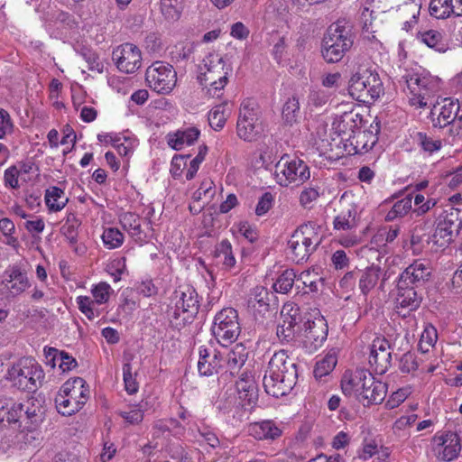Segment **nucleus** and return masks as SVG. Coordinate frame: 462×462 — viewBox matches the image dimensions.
<instances>
[{"instance_id": "6e6d98bb", "label": "nucleus", "mask_w": 462, "mask_h": 462, "mask_svg": "<svg viewBox=\"0 0 462 462\" xmlns=\"http://www.w3.org/2000/svg\"><path fill=\"white\" fill-rule=\"evenodd\" d=\"M298 324L292 323L291 320L281 319L277 326L276 335L282 343L291 342L296 335V328Z\"/></svg>"}, {"instance_id": "4be33fe9", "label": "nucleus", "mask_w": 462, "mask_h": 462, "mask_svg": "<svg viewBox=\"0 0 462 462\" xmlns=\"http://www.w3.org/2000/svg\"><path fill=\"white\" fill-rule=\"evenodd\" d=\"M2 285L10 296L16 297L30 287V282L27 273L14 264L4 272Z\"/></svg>"}, {"instance_id": "052dcab7", "label": "nucleus", "mask_w": 462, "mask_h": 462, "mask_svg": "<svg viewBox=\"0 0 462 462\" xmlns=\"http://www.w3.org/2000/svg\"><path fill=\"white\" fill-rule=\"evenodd\" d=\"M320 196L319 187H305L299 197V201L304 208H312L314 202L318 200Z\"/></svg>"}, {"instance_id": "a211bd4d", "label": "nucleus", "mask_w": 462, "mask_h": 462, "mask_svg": "<svg viewBox=\"0 0 462 462\" xmlns=\"http://www.w3.org/2000/svg\"><path fill=\"white\" fill-rule=\"evenodd\" d=\"M112 60L119 71L132 74L142 66V51L135 44L125 42L114 49Z\"/></svg>"}, {"instance_id": "680f3d73", "label": "nucleus", "mask_w": 462, "mask_h": 462, "mask_svg": "<svg viewBox=\"0 0 462 462\" xmlns=\"http://www.w3.org/2000/svg\"><path fill=\"white\" fill-rule=\"evenodd\" d=\"M415 208L413 212L417 216H422L428 213L436 205L434 199H426L422 194H416L413 199Z\"/></svg>"}, {"instance_id": "6ab92c4d", "label": "nucleus", "mask_w": 462, "mask_h": 462, "mask_svg": "<svg viewBox=\"0 0 462 462\" xmlns=\"http://www.w3.org/2000/svg\"><path fill=\"white\" fill-rule=\"evenodd\" d=\"M224 365L225 354L213 344L208 343L199 347L198 371L200 375L211 376L218 374Z\"/></svg>"}, {"instance_id": "4d7b16f0", "label": "nucleus", "mask_w": 462, "mask_h": 462, "mask_svg": "<svg viewBox=\"0 0 462 462\" xmlns=\"http://www.w3.org/2000/svg\"><path fill=\"white\" fill-rule=\"evenodd\" d=\"M161 12L168 21H176L180 17V3L179 0H161Z\"/></svg>"}, {"instance_id": "e2e57ef3", "label": "nucleus", "mask_w": 462, "mask_h": 462, "mask_svg": "<svg viewBox=\"0 0 462 462\" xmlns=\"http://www.w3.org/2000/svg\"><path fill=\"white\" fill-rule=\"evenodd\" d=\"M272 294L263 286H256L253 291L251 302H255L263 310L269 309Z\"/></svg>"}, {"instance_id": "0eeeda50", "label": "nucleus", "mask_w": 462, "mask_h": 462, "mask_svg": "<svg viewBox=\"0 0 462 462\" xmlns=\"http://www.w3.org/2000/svg\"><path fill=\"white\" fill-rule=\"evenodd\" d=\"M89 397L88 386L81 377H75L63 383L55 397L59 413L70 416L80 411Z\"/></svg>"}, {"instance_id": "2eb2a0df", "label": "nucleus", "mask_w": 462, "mask_h": 462, "mask_svg": "<svg viewBox=\"0 0 462 462\" xmlns=\"http://www.w3.org/2000/svg\"><path fill=\"white\" fill-rule=\"evenodd\" d=\"M262 132L263 126L256 104L250 99L245 100L241 104L236 122L237 136L245 142H253Z\"/></svg>"}, {"instance_id": "b1692460", "label": "nucleus", "mask_w": 462, "mask_h": 462, "mask_svg": "<svg viewBox=\"0 0 462 462\" xmlns=\"http://www.w3.org/2000/svg\"><path fill=\"white\" fill-rule=\"evenodd\" d=\"M346 156L363 154L370 151L377 143L378 138L370 130L359 128L351 137H345Z\"/></svg>"}, {"instance_id": "473e14b6", "label": "nucleus", "mask_w": 462, "mask_h": 462, "mask_svg": "<svg viewBox=\"0 0 462 462\" xmlns=\"http://www.w3.org/2000/svg\"><path fill=\"white\" fill-rule=\"evenodd\" d=\"M119 223L123 229L136 242L143 243L146 236L142 229L141 217L133 212H125L119 216Z\"/></svg>"}, {"instance_id": "de8ad7c7", "label": "nucleus", "mask_w": 462, "mask_h": 462, "mask_svg": "<svg viewBox=\"0 0 462 462\" xmlns=\"http://www.w3.org/2000/svg\"><path fill=\"white\" fill-rule=\"evenodd\" d=\"M429 11L430 15L437 19H447L454 16L451 0H430Z\"/></svg>"}, {"instance_id": "393cba45", "label": "nucleus", "mask_w": 462, "mask_h": 462, "mask_svg": "<svg viewBox=\"0 0 462 462\" xmlns=\"http://www.w3.org/2000/svg\"><path fill=\"white\" fill-rule=\"evenodd\" d=\"M236 388L243 406H254L258 399L257 384L250 370H244L236 382Z\"/></svg>"}, {"instance_id": "5701e85b", "label": "nucleus", "mask_w": 462, "mask_h": 462, "mask_svg": "<svg viewBox=\"0 0 462 462\" xmlns=\"http://www.w3.org/2000/svg\"><path fill=\"white\" fill-rule=\"evenodd\" d=\"M431 274V267L428 261L417 259L413 261L400 274L399 282L401 284H408L418 287L426 282Z\"/></svg>"}, {"instance_id": "338daca9", "label": "nucleus", "mask_w": 462, "mask_h": 462, "mask_svg": "<svg viewBox=\"0 0 462 462\" xmlns=\"http://www.w3.org/2000/svg\"><path fill=\"white\" fill-rule=\"evenodd\" d=\"M134 141L126 136L118 135L112 145L121 156H129L134 152Z\"/></svg>"}, {"instance_id": "f03ea898", "label": "nucleus", "mask_w": 462, "mask_h": 462, "mask_svg": "<svg viewBox=\"0 0 462 462\" xmlns=\"http://www.w3.org/2000/svg\"><path fill=\"white\" fill-rule=\"evenodd\" d=\"M341 389L345 395L355 396L364 406L381 403L387 393V386L376 380L366 369L346 371L341 379Z\"/></svg>"}, {"instance_id": "09e8293b", "label": "nucleus", "mask_w": 462, "mask_h": 462, "mask_svg": "<svg viewBox=\"0 0 462 462\" xmlns=\"http://www.w3.org/2000/svg\"><path fill=\"white\" fill-rule=\"evenodd\" d=\"M337 363V357L335 353H328L322 359L316 363L314 367V376L317 379L329 374L335 368Z\"/></svg>"}, {"instance_id": "f8f14e48", "label": "nucleus", "mask_w": 462, "mask_h": 462, "mask_svg": "<svg viewBox=\"0 0 462 462\" xmlns=\"http://www.w3.org/2000/svg\"><path fill=\"white\" fill-rule=\"evenodd\" d=\"M406 84L409 103L417 108L431 105L439 92L438 82L431 77L410 74L406 77Z\"/></svg>"}, {"instance_id": "ddd939ff", "label": "nucleus", "mask_w": 462, "mask_h": 462, "mask_svg": "<svg viewBox=\"0 0 462 462\" xmlns=\"http://www.w3.org/2000/svg\"><path fill=\"white\" fill-rule=\"evenodd\" d=\"M147 86L158 94H170L176 86L177 73L173 66L162 60L152 62L145 71Z\"/></svg>"}, {"instance_id": "3c124183", "label": "nucleus", "mask_w": 462, "mask_h": 462, "mask_svg": "<svg viewBox=\"0 0 462 462\" xmlns=\"http://www.w3.org/2000/svg\"><path fill=\"white\" fill-rule=\"evenodd\" d=\"M296 273L292 269H286L277 278L273 283V289L279 293H288L294 282H296Z\"/></svg>"}, {"instance_id": "bf43d9fd", "label": "nucleus", "mask_w": 462, "mask_h": 462, "mask_svg": "<svg viewBox=\"0 0 462 462\" xmlns=\"http://www.w3.org/2000/svg\"><path fill=\"white\" fill-rule=\"evenodd\" d=\"M132 365L126 362L123 365V380L125 389L129 394H134L139 390V383L136 380V373H133Z\"/></svg>"}, {"instance_id": "58836bf2", "label": "nucleus", "mask_w": 462, "mask_h": 462, "mask_svg": "<svg viewBox=\"0 0 462 462\" xmlns=\"http://www.w3.org/2000/svg\"><path fill=\"white\" fill-rule=\"evenodd\" d=\"M381 275V268L372 265L366 268L359 277L358 286L364 295H367L377 284Z\"/></svg>"}, {"instance_id": "39448f33", "label": "nucleus", "mask_w": 462, "mask_h": 462, "mask_svg": "<svg viewBox=\"0 0 462 462\" xmlns=\"http://www.w3.org/2000/svg\"><path fill=\"white\" fill-rule=\"evenodd\" d=\"M45 373L42 365L31 356H23L14 362L5 378L20 391L35 393L42 385Z\"/></svg>"}, {"instance_id": "9d476101", "label": "nucleus", "mask_w": 462, "mask_h": 462, "mask_svg": "<svg viewBox=\"0 0 462 462\" xmlns=\"http://www.w3.org/2000/svg\"><path fill=\"white\" fill-rule=\"evenodd\" d=\"M353 45L351 32L344 26L331 25L322 42V56L328 63L340 61Z\"/></svg>"}, {"instance_id": "aec40b11", "label": "nucleus", "mask_w": 462, "mask_h": 462, "mask_svg": "<svg viewBox=\"0 0 462 462\" xmlns=\"http://www.w3.org/2000/svg\"><path fill=\"white\" fill-rule=\"evenodd\" d=\"M303 333V346L310 353L317 351L321 347L328 337V323L323 317H317L308 320Z\"/></svg>"}, {"instance_id": "c756f323", "label": "nucleus", "mask_w": 462, "mask_h": 462, "mask_svg": "<svg viewBox=\"0 0 462 462\" xmlns=\"http://www.w3.org/2000/svg\"><path fill=\"white\" fill-rule=\"evenodd\" d=\"M199 129L190 126L168 133L166 141L171 148L180 151L185 146L192 145L199 139Z\"/></svg>"}, {"instance_id": "f257e3e1", "label": "nucleus", "mask_w": 462, "mask_h": 462, "mask_svg": "<svg viewBox=\"0 0 462 462\" xmlns=\"http://www.w3.org/2000/svg\"><path fill=\"white\" fill-rule=\"evenodd\" d=\"M298 380L297 365L285 350L275 352L271 357L263 378L267 394L275 398L286 395Z\"/></svg>"}, {"instance_id": "8fccbe9b", "label": "nucleus", "mask_w": 462, "mask_h": 462, "mask_svg": "<svg viewBox=\"0 0 462 462\" xmlns=\"http://www.w3.org/2000/svg\"><path fill=\"white\" fill-rule=\"evenodd\" d=\"M419 39L436 51L444 52L446 51V45L442 41V34L436 30L420 32Z\"/></svg>"}, {"instance_id": "c85d7f7f", "label": "nucleus", "mask_w": 462, "mask_h": 462, "mask_svg": "<svg viewBox=\"0 0 462 462\" xmlns=\"http://www.w3.org/2000/svg\"><path fill=\"white\" fill-rule=\"evenodd\" d=\"M249 436L257 440H275L282 434V430L272 420L252 422L247 426Z\"/></svg>"}, {"instance_id": "603ef678", "label": "nucleus", "mask_w": 462, "mask_h": 462, "mask_svg": "<svg viewBox=\"0 0 462 462\" xmlns=\"http://www.w3.org/2000/svg\"><path fill=\"white\" fill-rule=\"evenodd\" d=\"M90 292L92 299L95 300L96 303L104 305L109 301V299L114 292V290L110 284L106 282H100L97 284H93Z\"/></svg>"}, {"instance_id": "bb28decb", "label": "nucleus", "mask_w": 462, "mask_h": 462, "mask_svg": "<svg viewBox=\"0 0 462 462\" xmlns=\"http://www.w3.org/2000/svg\"><path fill=\"white\" fill-rule=\"evenodd\" d=\"M361 120L359 115L353 111L337 116L332 123V134L342 137L343 142H346L345 137H351L360 128Z\"/></svg>"}, {"instance_id": "f704fd0d", "label": "nucleus", "mask_w": 462, "mask_h": 462, "mask_svg": "<svg viewBox=\"0 0 462 462\" xmlns=\"http://www.w3.org/2000/svg\"><path fill=\"white\" fill-rule=\"evenodd\" d=\"M398 294L396 298L397 308L414 310L419 308L421 298L418 295L415 288L408 284H401L398 281Z\"/></svg>"}, {"instance_id": "c9c22d12", "label": "nucleus", "mask_w": 462, "mask_h": 462, "mask_svg": "<svg viewBox=\"0 0 462 462\" xmlns=\"http://www.w3.org/2000/svg\"><path fill=\"white\" fill-rule=\"evenodd\" d=\"M44 202L49 213H57L67 206L69 198L66 196L63 189L51 186L45 189Z\"/></svg>"}, {"instance_id": "37998d69", "label": "nucleus", "mask_w": 462, "mask_h": 462, "mask_svg": "<svg viewBox=\"0 0 462 462\" xmlns=\"http://www.w3.org/2000/svg\"><path fill=\"white\" fill-rule=\"evenodd\" d=\"M411 205L412 198L410 195L397 200L385 215V221L391 222L405 217L411 210Z\"/></svg>"}, {"instance_id": "c03bdc74", "label": "nucleus", "mask_w": 462, "mask_h": 462, "mask_svg": "<svg viewBox=\"0 0 462 462\" xmlns=\"http://www.w3.org/2000/svg\"><path fill=\"white\" fill-rule=\"evenodd\" d=\"M80 225L81 221L75 212L67 213L65 223L61 226V233L70 244L77 243L78 230Z\"/></svg>"}, {"instance_id": "7c9ffc66", "label": "nucleus", "mask_w": 462, "mask_h": 462, "mask_svg": "<svg viewBox=\"0 0 462 462\" xmlns=\"http://www.w3.org/2000/svg\"><path fill=\"white\" fill-rule=\"evenodd\" d=\"M24 404L15 402L6 396H0V422L6 420L8 423L20 422L23 417Z\"/></svg>"}, {"instance_id": "9b49d317", "label": "nucleus", "mask_w": 462, "mask_h": 462, "mask_svg": "<svg viewBox=\"0 0 462 462\" xmlns=\"http://www.w3.org/2000/svg\"><path fill=\"white\" fill-rule=\"evenodd\" d=\"M274 178L282 187H299L309 180L310 171L304 161L284 155L275 164Z\"/></svg>"}, {"instance_id": "f3484780", "label": "nucleus", "mask_w": 462, "mask_h": 462, "mask_svg": "<svg viewBox=\"0 0 462 462\" xmlns=\"http://www.w3.org/2000/svg\"><path fill=\"white\" fill-rule=\"evenodd\" d=\"M431 449L438 460L452 461L461 451L460 438L453 431L437 432L431 439Z\"/></svg>"}, {"instance_id": "2f4dec72", "label": "nucleus", "mask_w": 462, "mask_h": 462, "mask_svg": "<svg viewBox=\"0 0 462 462\" xmlns=\"http://www.w3.org/2000/svg\"><path fill=\"white\" fill-rule=\"evenodd\" d=\"M47 363L51 364L52 367L56 365L63 372H69L74 369L78 363L76 359L65 351H60L57 348L45 346L43 349Z\"/></svg>"}, {"instance_id": "0e129e2a", "label": "nucleus", "mask_w": 462, "mask_h": 462, "mask_svg": "<svg viewBox=\"0 0 462 462\" xmlns=\"http://www.w3.org/2000/svg\"><path fill=\"white\" fill-rule=\"evenodd\" d=\"M281 319L291 320L292 323L299 325L301 320L299 306L294 302H286L281 311Z\"/></svg>"}, {"instance_id": "864d4df0", "label": "nucleus", "mask_w": 462, "mask_h": 462, "mask_svg": "<svg viewBox=\"0 0 462 462\" xmlns=\"http://www.w3.org/2000/svg\"><path fill=\"white\" fill-rule=\"evenodd\" d=\"M216 194V185L214 181L209 179H204L199 189L193 193L192 199L194 202H199L202 199L210 201Z\"/></svg>"}, {"instance_id": "69168bd1", "label": "nucleus", "mask_w": 462, "mask_h": 462, "mask_svg": "<svg viewBox=\"0 0 462 462\" xmlns=\"http://www.w3.org/2000/svg\"><path fill=\"white\" fill-rule=\"evenodd\" d=\"M125 270L126 259L124 256L113 259L107 264V272L113 277L114 282L120 281Z\"/></svg>"}, {"instance_id": "6e6552de", "label": "nucleus", "mask_w": 462, "mask_h": 462, "mask_svg": "<svg viewBox=\"0 0 462 462\" xmlns=\"http://www.w3.org/2000/svg\"><path fill=\"white\" fill-rule=\"evenodd\" d=\"M383 91L379 74L371 69L358 68L349 80L348 92L359 102L373 103L383 94Z\"/></svg>"}, {"instance_id": "dca6fc26", "label": "nucleus", "mask_w": 462, "mask_h": 462, "mask_svg": "<svg viewBox=\"0 0 462 462\" xmlns=\"http://www.w3.org/2000/svg\"><path fill=\"white\" fill-rule=\"evenodd\" d=\"M327 125L319 124L314 135L313 147L320 157L329 162H336L346 156V144L342 137L332 133L326 136Z\"/></svg>"}, {"instance_id": "1a4fd4ad", "label": "nucleus", "mask_w": 462, "mask_h": 462, "mask_svg": "<svg viewBox=\"0 0 462 462\" xmlns=\"http://www.w3.org/2000/svg\"><path fill=\"white\" fill-rule=\"evenodd\" d=\"M460 226L459 210L454 208L443 209L436 217L435 228L429 238V244H431L436 251L448 247Z\"/></svg>"}, {"instance_id": "a19ab883", "label": "nucleus", "mask_w": 462, "mask_h": 462, "mask_svg": "<svg viewBox=\"0 0 462 462\" xmlns=\"http://www.w3.org/2000/svg\"><path fill=\"white\" fill-rule=\"evenodd\" d=\"M42 421L40 408L32 402H27L24 404L23 417L22 425L29 431L34 430Z\"/></svg>"}, {"instance_id": "ea45409f", "label": "nucleus", "mask_w": 462, "mask_h": 462, "mask_svg": "<svg viewBox=\"0 0 462 462\" xmlns=\"http://www.w3.org/2000/svg\"><path fill=\"white\" fill-rule=\"evenodd\" d=\"M76 303L79 311L84 314L89 320L98 318L103 313V309L99 303H96L89 296H78Z\"/></svg>"}, {"instance_id": "49530a36", "label": "nucleus", "mask_w": 462, "mask_h": 462, "mask_svg": "<svg viewBox=\"0 0 462 462\" xmlns=\"http://www.w3.org/2000/svg\"><path fill=\"white\" fill-rule=\"evenodd\" d=\"M296 288L298 290L301 289L303 293L315 292L318 291V282L319 278L316 273L304 271L300 273L299 276L296 275Z\"/></svg>"}, {"instance_id": "7ed1b4c3", "label": "nucleus", "mask_w": 462, "mask_h": 462, "mask_svg": "<svg viewBox=\"0 0 462 462\" xmlns=\"http://www.w3.org/2000/svg\"><path fill=\"white\" fill-rule=\"evenodd\" d=\"M232 72V66L218 52L212 51L206 55L198 75L204 95L211 98H221Z\"/></svg>"}, {"instance_id": "a878e982", "label": "nucleus", "mask_w": 462, "mask_h": 462, "mask_svg": "<svg viewBox=\"0 0 462 462\" xmlns=\"http://www.w3.org/2000/svg\"><path fill=\"white\" fill-rule=\"evenodd\" d=\"M340 211L336 216L333 225L336 230H351L357 226L358 207L354 202H349L346 195L340 199Z\"/></svg>"}, {"instance_id": "5fc2aeb1", "label": "nucleus", "mask_w": 462, "mask_h": 462, "mask_svg": "<svg viewBox=\"0 0 462 462\" xmlns=\"http://www.w3.org/2000/svg\"><path fill=\"white\" fill-rule=\"evenodd\" d=\"M438 339V332L434 326L427 325L420 336L419 342V348L422 353L430 351V347H433Z\"/></svg>"}, {"instance_id": "4c0bfd02", "label": "nucleus", "mask_w": 462, "mask_h": 462, "mask_svg": "<svg viewBox=\"0 0 462 462\" xmlns=\"http://www.w3.org/2000/svg\"><path fill=\"white\" fill-rule=\"evenodd\" d=\"M230 115L231 107L228 102H223L215 106L208 113L210 126L216 131L221 130Z\"/></svg>"}, {"instance_id": "423d86ee", "label": "nucleus", "mask_w": 462, "mask_h": 462, "mask_svg": "<svg viewBox=\"0 0 462 462\" xmlns=\"http://www.w3.org/2000/svg\"><path fill=\"white\" fill-rule=\"evenodd\" d=\"M321 226L314 222L300 226L291 236L288 247L296 263L307 261L322 241Z\"/></svg>"}, {"instance_id": "774afa93", "label": "nucleus", "mask_w": 462, "mask_h": 462, "mask_svg": "<svg viewBox=\"0 0 462 462\" xmlns=\"http://www.w3.org/2000/svg\"><path fill=\"white\" fill-rule=\"evenodd\" d=\"M14 129V124L9 112L4 108H0V140L12 134Z\"/></svg>"}, {"instance_id": "79ce46f5", "label": "nucleus", "mask_w": 462, "mask_h": 462, "mask_svg": "<svg viewBox=\"0 0 462 462\" xmlns=\"http://www.w3.org/2000/svg\"><path fill=\"white\" fill-rule=\"evenodd\" d=\"M125 235L117 227H106L101 235L105 248L114 250L120 248L125 242Z\"/></svg>"}, {"instance_id": "13d9d810", "label": "nucleus", "mask_w": 462, "mask_h": 462, "mask_svg": "<svg viewBox=\"0 0 462 462\" xmlns=\"http://www.w3.org/2000/svg\"><path fill=\"white\" fill-rule=\"evenodd\" d=\"M300 113V102L296 97L289 98L282 107V118L289 124L292 125L297 121Z\"/></svg>"}, {"instance_id": "e433bc0d", "label": "nucleus", "mask_w": 462, "mask_h": 462, "mask_svg": "<svg viewBox=\"0 0 462 462\" xmlns=\"http://www.w3.org/2000/svg\"><path fill=\"white\" fill-rule=\"evenodd\" d=\"M213 256L217 263L221 264L226 271H230L236 263L232 245L228 239H223L216 245Z\"/></svg>"}, {"instance_id": "cd10ccee", "label": "nucleus", "mask_w": 462, "mask_h": 462, "mask_svg": "<svg viewBox=\"0 0 462 462\" xmlns=\"http://www.w3.org/2000/svg\"><path fill=\"white\" fill-rule=\"evenodd\" d=\"M459 111V103L457 100L445 98L441 103L433 106L431 114L437 116L433 119L434 125L439 127H445L456 119Z\"/></svg>"}, {"instance_id": "72a5a7b5", "label": "nucleus", "mask_w": 462, "mask_h": 462, "mask_svg": "<svg viewBox=\"0 0 462 462\" xmlns=\"http://www.w3.org/2000/svg\"><path fill=\"white\" fill-rule=\"evenodd\" d=\"M248 358V351L243 344H236L226 355L225 354V365L226 371L231 375H236L245 365Z\"/></svg>"}, {"instance_id": "412c9836", "label": "nucleus", "mask_w": 462, "mask_h": 462, "mask_svg": "<svg viewBox=\"0 0 462 462\" xmlns=\"http://www.w3.org/2000/svg\"><path fill=\"white\" fill-rule=\"evenodd\" d=\"M368 362L371 368L378 374H383L391 366L392 353L390 343L383 337H376L370 346Z\"/></svg>"}, {"instance_id": "4468645a", "label": "nucleus", "mask_w": 462, "mask_h": 462, "mask_svg": "<svg viewBox=\"0 0 462 462\" xmlns=\"http://www.w3.org/2000/svg\"><path fill=\"white\" fill-rule=\"evenodd\" d=\"M211 331L223 346L236 341L241 331L237 311L233 308H224L218 311L215 315Z\"/></svg>"}, {"instance_id": "a18cd8bd", "label": "nucleus", "mask_w": 462, "mask_h": 462, "mask_svg": "<svg viewBox=\"0 0 462 462\" xmlns=\"http://www.w3.org/2000/svg\"><path fill=\"white\" fill-rule=\"evenodd\" d=\"M145 405L143 402L130 404L127 410L119 411L118 415L128 424L137 425L143 420Z\"/></svg>"}, {"instance_id": "20e7f679", "label": "nucleus", "mask_w": 462, "mask_h": 462, "mask_svg": "<svg viewBox=\"0 0 462 462\" xmlns=\"http://www.w3.org/2000/svg\"><path fill=\"white\" fill-rule=\"evenodd\" d=\"M199 296L192 286L188 284L179 286L174 291L166 311L170 326L174 329L181 330L191 324L199 313Z\"/></svg>"}]
</instances>
